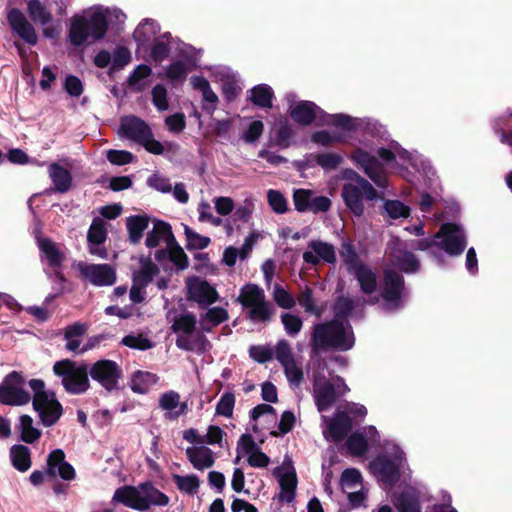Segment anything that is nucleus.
Instances as JSON below:
<instances>
[{
  "label": "nucleus",
  "instance_id": "a211bd4d",
  "mask_svg": "<svg viewBox=\"0 0 512 512\" xmlns=\"http://www.w3.org/2000/svg\"><path fill=\"white\" fill-rule=\"evenodd\" d=\"M280 485L279 500L281 502H291L294 499L297 478L291 460L286 457L282 466L275 470Z\"/></svg>",
  "mask_w": 512,
  "mask_h": 512
},
{
  "label": "nucleus",
  "instance_id": "ddd939ff",
  "mask_svg": "<svg viewBox=\"0 0 512 512\" xmlns=\"http://www.w3.org/2000/svg\"><path fill=\"white\" fill-rule=\"evenodd\" d=\"M377 152L380 158L387 163L396 161L405 169L408 168L409 164L416 171H422L424 174H428L431 170L430 165L422 158L421 155L410 153L402 149L397 143H391L389 148H379Z\"/></svg>",
  "mask_w": 512,
  "mask_h": 512
},
{
  "label": "nucleus",
  "instance_id": "13d9d810",
  "mask_svg": "<svg viewBox=\"0 0 512 512\" xmlns=\"http://www.w3.org/2000/svg\"><path fill=\"white\" fill-rule=\"evenodd\" d=\"M384 210L392 219L406 218L410 213L409 207L398 200L386 201L384 204Z\"/></svg>",
  "mask_w": 512,
  "mask_h": 512
},
{
  "label": "nucleus",
  "instance_id": "2eb2a0df",
  "mask_svg": "<svg viewBox=\"0 0 512 512\" xmlns=\"http://www.w3.org/2000/svg\"><path fill=\"white\" fill-rule=\"evenodd\" d=\"M91 377L99 382L105 389L113 390L118 385L122 371L118 364L112 360H99L90 369Z\"/></svg>",
  "mask_w": 512,
  "mask_h": 512
},
{
  "label": "nucleus",
  "instance_id": "423d86ee",
  "mask_svg": "<svg viewBox=\"0 0 512 512\" xmlns=\"http://www.w3.org/2000/svg\"><path fill=\"white\" fill-rule=\"evenodd\" d=\"M53 372L61 378V383L68 393L83 394L90 387L86 365H78L72 360L64 359L54 363Z\"/></svg>",
  "mask_w": 512,
  "mask_h": 512
},
{
  "label": "nucleus",
  "instance_id": "4468645a",
  "mask_svg": "<svg viewBox=\"0 0 512 512\" xmlns=\"http://www.w3.org/2000/svg\"><path fill=\"white\" fill-rule=\"evenodd\" d=\"M77 269L83 279L95 286H110L116 280L115 270L108 264L79 262Z\"/></svg>",
  "mask_w": 512,
  "mask_h": 512
},
{
  "label": "nucleus",
  "instance_id": "a18cd8bd",
  "mask_svg": "<svg viewBox=\"0 0 512 512\" xmlns=\"http://www.w3.org/2000/svg\"><path fill=\"white\" fill-rule=\"evenodd\" d=\"M157 32V24L150 19H145L137 26L133 35L137 42H139L140 44H146L147 42L155 38Z\"/></svg>",
  "mask_w": 512,
  "mask_h": 512
},
{
  "label": "nucleus",
  "instance_id": "4be33fe9",
  "mask_svg": "<svg viewBox=\"0 0 512 512\" xmlns=\"http://www.w3.org/2000/svg\"><path fill=\"white\" fill-rule=\"evenodd\" d=\"M152 223L153 226L151 230L147 232L145 245L150 249H167L168 247H171L175 240L171 226L168 223L158 219H153Z\"/></svg>",
  "mask_w": 512,
  "mask_h": 512
},
{
  "label": "nucleus",
  "instance_id": "6e6552de",
  "mask_svg": "<svg viewBox=\"0 0 512 512\" xmlns=\"http://www.w3.org/2000/svg\"><path fill=\"white\" fill-rule=\"evenodd\" d=\"M341 195L347 208L356 217L364 214L365 200L372 201L378 198V192L367 180H360L359 183H345Z\"/></svg>",
  "mask_w": 512,
  "mask_h": 512
},
{
  "label": "nucleus",
  "instance_id": "c9c22d12",
  "mask_svg": "<svg viewBox=\"0 0 512 512\" xmlns=\"http://www.w3.org/2000/svg\"><path fill=\"white\" fill-rule=\"evenodd\" d=\"M149 217L146 215H136L127 218L126 226L129 233V239L133 244H138L143 236V232L148 228Z\"/></svg>",
  "mask_w": 512,
  "mask_h": 512
},
{
  "label": "nucleus",
  "instance_id": "dca6fc26",
  "mask_svg": "<svg viewBox=\"0 0 512 512\" xmlns=\"http://www.w3.org/2000/svg\"><path fill=\"white\" fill-rule=\"evenodd\" d=\"M387 252L393 265L406 273L416 272L419 262L416 257L407 251L405 244L398 238H392L388 242Z\"/></svg>",
  "mask_w": 512,
  "mask_h": 512
},
{
  "label": "nucleus",
  "instance_id": "a19ab883",
  "mask_svg": "<svg viewBox=\"0 0 512 512\" xmlns=\"http://www.w3.org/2000/svg\"><path fill=\"white\" fill-rule=\"evenodd\" d=\"M359 283L361 291L366 295H371L376 291L377 278L376 274L367 266L358 267V270L353 273Z\"/></svg>",
  "mask_w": 512,
  "mask_h": 512
},
{
  "label": "nucleus",
  "instance_id": "09e8293b",
  "mask_svg": "<svg viewBox=\"0 0 512 512\" xmlns=\"http://www.w3.org/2000/svg\"><path fill=\"white\" fill-rule=\"evenodd\" d=\"M361 481V474L355 468L346 469L341 475V486L346 493L357 488H362Z\"/></svg>",
  "mask_w": 512,
  "mask_h": 512
},
{
  "label": "nucleus",
  "instance_id": "7c9ffc66",
  "mask_svg": "<svg viewBox=\"0 0 512 512\" xmlns=\"http://www.w3.org/2000/svg\"><path fill=\"white\" fill-rule=\"evenodd\" d=\"M176 346L179 349L202 354L211 348V344L202 332L194 330L185 338L176 339Z\"/></svg>",
  "mask_w": 512,
  "mask_h": 512
},
{
  "label": "nucleus",
  "instance_id": "393cba45",
  "mask_svg": "<svg viewBox=\"0 0 512 512\" xmlns=\"http://www.w3.org/2000/svg\"><path fill=\"white\" fill-rule=\"evenodd\" d=\"M8 23L11 29L29 45H35L38 37L32 24L18 9H11L7 14Z\"/></svg>",
  "mask_w": 512,
  "mask_h": 512
},
{
  "label": "nucleus",
  "instance_id": "603ef678",
  "mask_svg": "<svg viewBox=\"0 0 512 512\" xmlns=\"http://www.w3.org/2000/svg\"><path fill=\"white\" fill-rule=\"evenodd\" d=\"M173 481L180 491L187 494L196 493L199 488V480L195 475H173Z\"/></svg>",
  "mask_w": 512,
  "mask_h": 512
},
{
  "label": "nucleus",
  "instance_id": "4d7b16f0",
  "mask_svg": "<svg viewBox=\"0 0 512 512\" xmlns=\"http://www.w3.org/2000/svg\"><path fill=\"white\" fill-rule=\"evenodd\" d=\"M272 296L277 305L283 309H291L295 305L293 296L279 284L274 285Z\"/></svg>",
  "mask_w": 512,
  "mask_h": 512
},
{
  "label": "nucleus",
  "instance_id": "c756f323",
  "mask_svg": "<svg viewBox=\"0 0 512 512\" xmlns=\"http://www.w3.org/2000/svg\"><path fill=\"white\" fill-rule=\"evenodd\" d=\"M48 175L57 192L65 193L71 189V172L60 162H54L48 166Z\"/></svg>",
  "mask_w": 512,
  "mask_h": 512
},
{
  "label": "nucleus",
  "instance_id": "58836bf2",
  "mask_svg": "<svg viewBox=\"0 0 512 512\" xmlns=\"http://www.w3.org/2000/svg\"><path fill=\"white\" fill-rule=\"evenodd\" d=\"M139 265V269L134 274V282L140 286H147L159 270L151 259L147 257H141Z\"/></svg>",
  "mask_w": 512,
  "mask_h": 512
},
{
  "label": "nucleus",
  "instance_id": "6e6d98bb",
  "mask_svg": "<svg viewBox=\"0 0 512 512\" xmlns=\"http://www.w3.org/2000/svg\"><path fill=\"white\" fill-rule=\"evenodd\" d=\"M346 445L349 453L354 456L363 455L368 450L367 440L361 433L352 434L348 438Z\"/></svg>",
  "mask_w": 512,
  "mask_h": 512
},
{
  "label": "nucleus",
  "instance_id": "a878e982",
  "mask_svg": "<svg viewBox=\"0 0 512 512\" xmlns=\"http://www.w3.org/2000/svg\"><path fill=\"white\" fill-rule=\"evenodd\" d=\"M305 263L317 265L320 261L334 263L336 261V253L333 245L321 241L313 240L308 244V250L303 253Z\"/></svg>",
  "mask_w": 512,
  "mask_h": 512
},
{
  "label": "nucleus",
  "instance_id": "c85d7f7f",
  "mask_svg": "<svg viewBox=\"0 0 512 512\" xmlns=\"http://www.w3.org/2000/svg\"><path fill=\"white\" fill-rule=\"evenodd\" d=\"M150 131L147 124L137 117H125L121 120V135L130 140L139 143L145 139Z\"/></svg>",
  "mask_w": 512,
  "mask_h": 512
},
{
  "label": "nucleus",
  "instance_id": "f257e3e1",
  "mask_svg": "<svg viewBox=\"0 0 512 512\" xmlns=\"http://www.w3.org/2000/svg\"><path fill=\"white\" fill-rule=\"evenodd\" d=\"M114 15L119 21L125 15L118 10H109L100 6L91 7L71 19L69 38L72 44L80 46L102 39L108 28V18Z\"/></svg>",
  "mask_w": 512,
  "mask_h": 512
},
{
  "label": "nucleus",
  "instance_id": "864d4df0",
  "mask_svg": "<svg viewBox=\"0 0 512 512\" xmlns=\"http://www.w3.org/2000/svg\"><path fill=\"white\" fill-rule=\"evenodd\" d=\"M343 139L344 136L342 133L338 132L336 129L331 131H317L312 135V141L322 146L332 145L334 143L343 141Z\"/></svg>",
  "mask_w": 512,
  "mask_h": 512
},
{
  "label": "nucleus",
  "instance_id": "f03ea898",
  "mask_svg": "<svg viewBox=\"0 0 512 512\" xmlns=\"http://www.w3.org/2000/svg\"><path fill=\"white\" fill-rule=\"evenodd\" d=\"M112 500L134 510H147L151 506L163 507L169 502L164 493L149 483L120 487L115 491Z\"/></svg>",
  "mask_w": 512,
  "mask_h": 512
},
{
  "label": "nucleus",
  "instance_id": "b1692460",
  "mask_svg": "<svg viewBox=\"0 0 512 512\" xmlns=\"http://www.w3.org/2000/svg\"><path fill=\"white\" fill-rule=\"evenodd\" d=\"M188 297L200 305L207 306L214 303L218 293L207 281L192 278L187 281Z\"/></svg>",
  "mask_w": 512,
  "mask_h": 512
},
{
  "label": "nucleus",
  "instance_id": "9b49d317",
  "mask_svg": "<svg viewBox=\"0 0 512 512\" xmlns=\"http://www.w3.org/2000/svg\"><path fill=\"white\" fill-rule=\"evenodd\" d=\"M343 378H336V387L325 376L316 375L313 384V396L318 411L323 412L331 408L334 404L337 394L343 395L349 391Z\"/></svg>",
  "mask_w": 512,
  "mask_h": 512
},
{
  "label": "nucleus",
  "instance_id": "338daca9",
  "mask_svg": "<svg viewBox=\"0 0 512 512\" xmlns=\"http://www.w3.org/2000/svg\"><path fill=\"white\" fill-rule=\"evenodd\" d=\"M312 193L309 190L298 189L293 194L294 205L297 211L304 212L309 210Z\"/></svg>",
  "mask_w": 512,
  "mask_h": 512
},
{
  "label": "nucleus",
  "instance_id": "6ab92c4d",
  "mask_svg": "<svg viewBox=\"0 0 512 512\" xmlns=\"http://www.w3.org/2000/svg\"><path fill=\"white\" fill-rule=\"evenodd\" d=\"M382 295L388 309L398 307L405 295L402 276L390 270L386 271Z\"/></svg>",
  "mask_w": 512,
  "mask_h": 512
},
{
  "label": "nucleus",
  "instance_id": "412c9836",
  "mask_svg": "<svg viewBox=\"0 0 512 512\" xmlns=\"http://www.w3.org/2000/svg\"><path fill=\"white\" fill-rule=\"evenodd\" d=\"M287 100L290 103L289 113L291 118L301 125H309L318 115L322 113L319 107L310 101H295V95H287Z\"/></svg>",
  "mask_w": 512,
  "mask_h": 512
},
{
  "label": "nucleus",
  "instance_id": "3c124183",
  "mask_svg": "<svg viewBox=\"0 0 512 512\" xmlns=\"http://www.w3.org/2000/svg\"><path fill=\"white\" fill-rule=\"evenodd\" d=\"M152 70L147 65H139L129 77V84L136 90H143L146 87V79L151 75Z\"/></svg>",
  "mask_w": 512,
  "mask_h": 512
},
{
  "label": "nucleus",
  "instance_id": "e433bc0d",
  "mask_svg": "<svg viewBox=\"0 0 512 512\" xmlns=\"http://www.w3.org/2000/svg\"><path fill=\"white\" fill-rule=\"evenodd\" d=\"M10 459L14 468L26 472L31 467V452L24 445H14L10 449Z\"/></svg>",
  "mask_w": 512,
  "mask_h": 512
},
{
  "label": "nucleus",
  "instance_id": "7ed1b4c3",
  "mask_svg": "<svg viewBox=\"0 0 512 512\" xmlns=\"http://www.w3.org/2000/svg\"><path fill=\"white\" fill-rule=\"evenodd\" d=\"M354 345V335L348 322L339 320L328 324L316 325L313 333L315 349L333 347L342 351L349 350Z\"/></svg>",
  "mask_w": 512,
  "mask_h": 512
},
{
  "label": "nucleus",
  "instance_id": "2f4dec72",
  "mask_svg": "<svg viewBox=\"0 0 512 512\" xmlns=\"http://www.w3.org/2000/svg\"><path fill=\"white\" fill-rule=\"evenodd\" d=\"M186 455L194 468L198 470L207 469L214 463L213 452L204 444L188 447Z\"/></svg>",
  "mask_w": 512,
  "mask_h": 512
},
{
  "label": "nucleus",
  "instance_id": "ea45409f",
  "mask_svg": "<svg viewBox=\"0 0 512 512\" xmlns=\"http://www.w3.org/2000/svg\"><path fill=\"white\" fill-rule=\"evenodd\" d=\"M168 257L179 269H185L187 267V256L183 249L176 245L175 241L167 249H159L155 258L161 262L163 259Z\"/></svg>",
  "mask_w": 512,
  "mask_h": 512
},
{
  "label": "nucleus",
  "instance_id": "de8ad7c7",
  "mask_svg": "<svg viewBox=\"0 0 512 512\" xmlns=\"http://www.w3.org/2000/svg\"><path fill=\"white\" fill-rule=\"evenodd\" d=\"M273 92L272 89L265 84L255 86L251 90V101L260 107H271Z\"/></svg>",
  "mask_w": 512,
  "mask_h": 512
},
{
  "label": "nucleus",
  "instance_id": "f704fd0d",
  "mask_svg": "<svg viewBox=\"0 0 512 512\" xmlns=\"http://www.w3.org/2000/svg\"><path fill=\"white\" fill-rule=\"evenodd\" d=\"M38 246L43 258L52 267H58L65 259V250L49 239H38Z\"/></svg>",
  "mask_w": 512,
  "mask_h": 512
},
{
  "label": "nucleus",
  "instance_id": "052dcab7",
  "mask_svg": "<svg viewBox=\"0 0 512 512\" xmlns=\"http://www.w3.org/2000/svg\"><path fill=\"white\" fill-rule=\"evenodd\" d=\"M267 199L270 207L275 213L282 214L287 211V200L279 191L270 189L267 192Z\"/></svg>",
  "mask_w": 512,
  "mask_h": 512
},
{
  "label": "nucleus",
  "instance_id": "bf43d9fd",
  "mask_svg": "<svg viewBox=\"0 0 512 512\" xmlns=\"http://www.w3.org/2000/svg\"><path fill=\"white\" fill-rule=\"evenodd\" d=\"M122 344L138 350H148L153 347L152 342L142 334L127 335L122 339Z\"/></svg>",
  "mask_w": 512,
  "mask_h": 512
},
{
  "label": "nucleus",
  "instance_id": "9d476101",
  "mask_svg": "<svg viewBox=\"0 0 512 512\" xmlns=\"http://www.w3.org/2000/svg\"><path fill=\"white\" fill-rule=\"evenodd\" d=\"M25 378L17 371L9 373L0 383V402L5 405L23 406L31 395L25 390Z\"/></svg>",
  "mask_w": 512,
  "mask_h": 512
},
{
  "label": "nucleus",
  "instance_id": "49530a36",
  "mask_svg": "<svg viewBox=\"0 0 512 512\" xmlns=\"http://www.w3.org/2000/svg\"><path fill=\"white\" fill-rule=\"evenodd\" d=\"M27 11L31 19L36 23L45 25L52 20L51 13L38 0H30L27 3Z\"/></svg>",
  "mask_w": 512,
  "mask_h": 512
},
{
  "label": "nucleus",
  "instance_id": "72a5a7b5",
  "mask_svg": "<svg viewBox=\"0 0 512 512\" xmlns=\"http://www.w3.org/2000/svg\"><path fill=\"white\" fill-rule=\"evenodd\" d=\"M392 502L398 512H419L421 509L418 493L413 489L395 493Z\"/></svg>",
  "mask_w": 512,
  "mask_h": 512
},
{
  "label": "nucleus",
  "instance_id": "79ce46f5",
  "mask_svg": "<svg viewBox=\"0 0 512 512\" xmlns=\"http://www.w3.org/2000/svg\"><path fill=\"white\" fill-rule=\"evenodd\" d=\"M171 329L177 335L176 339L185 338V336L196 330V318L188 313L179 315L174 319Z\"/></svg>",
  "mask_w": 512,
  "mask_h": 512
},
{
  "label": "nucleus",
  "instance_id": "c03bdc74",
  "mask_svg": "<svg viewBox=\"0 0 512 512\" xmlns=\"http://www.w3.org/2000/svg\"><path fill=\"white\" fill-rule=\"evenodd\" d=\"M18 429L21 433V439L26 443H33L41 436V431L34 426V421L29 415L20 417Z\"/></svg>",
  "mask_w": 512,
  "mask_h": 512
},
{
  "label": "nucleus",
  "instance_id": "cd10ccee",
  "mask_svg": "<svg viewBox=\"0 0 512 512\" xmlns=\"http://www.w3.org/2000/svg\"><path fill=\"white\" fill-rule=\"evenodd\" d=\"M190 84L194 90L202 95V108L209 113H213L218 104V96L212 90L209 82L202 76H192Z\"/></svg>",
  "mask_w": 512,
  "mask_h": 512
},
{
  "label": "nucleus",
  "instance_id": "e2e57ef3",
  "mask_svg": "<svg viewBox=\"0 0 512 512\" xmlns=\"http://www.w3.org/2000/svg\"><path fill=\"white\" fill-rule=\"evenodd\" d=\"M167 89L164 85L158 84L152 90V102L159 111H166L169 108Z\"/></svg>",
  "mask_w": 512,
  "mask_h": 512
},
{
  "label": "nucleus",
  "instance_id": "5fc2aeb1",
  "mask_svg": "<svg viewBox=\"0 0 512 512\" xmlns=\"http://www.w3.org/2000/svg\"><path fill=\"white\" fill-rule=\"evenodd\" d=\"M341 257L343 259L344 264L347 267V270L350 273H354L356 272V270H358V267L364 266L360 259L358 258L357 254L355 253L352 245L348 243L343 244Z\"/></svg>",
  "mask_w": 512,
  "mask_h": 512
},
{
  "label": "nucleus",
  "instance_id": "8fccbe9b",
  "mask_svg": "<svg viewBox=\"0 0 512 512\" xmlns=\"http://www.w3.org/2000/svg\"><path fill=\"white\" fill-rule=\"evenodd\" d=\"M191 68L184 61H175L166 68V77L172 82H183Z\"/></svg>",
  "mask_w": 512,
  "mask_h": 512
},
{
  "label": "nucleus",
  "instance_id": "4c0bfd02",
  "mask_svg": "<svg viewBox=\"0 0 512 512\" xmlns=\"http://www.w3.org/2000/svg\"><path fill=\"white\" fill-rule=\"evenodd\" d=\"M158 381V377L151 372L136 371L130 382V387L133 392L138 394H144L154 386Z\"/></svg>",
  "mask_w": 512,
  "mask_h": 512
},
{
  "label": "nucleus",
  "instance_id": "f8f14e48",
  "mask_svg": "<svg viewBox=\"0 0 512 512\" xmlns=\"http://www.w3.org/2000/svg\"><path fill=\"white\" fill-rule=\"evenodd\" d=\"M273 358L283 367L285 376L290 385L298 387L304 377L301 365L296 361L289 342L285 339L279 340L273 348Z\"/></svg>",
  "mask_w": 512,
  "mask_h": 512
},
{
  "label": "nucleus",
  "instance_id": "69168bd1",
  "mask_svg": "<svg viewBox=\"0 0 512 512\" xmlns=\"http://www.w3.org/2000/svg\"><path fill=\"white\" fill-rule=\"evenodd\" d=\"M254 208L255 200L252 197H248L236 207L234 217L237 220L247 222L250 219Z\"/></svg>",
  "mask_w": 512,
  "mask_h": 512
},
{
  "label": "nucleus",
  "instance_id": "39448f33",
  "mask_svg": "<svg viewBox=\"0 0 512 512\" xmlns=\"http://www.w3.org/2000/svg\"><path fill=\"white\" fill-rule=\"evenodd\" d=\"M28 384L34 393L33 408L39 414L41 422L44 426L54 425L62 415V405L54 393L45 390L42 380L32 379Z\"/></svg>",
  "mask_w": 512,
  "mask_h": 512
},
{
  "label": "nucleus",
  "instance_id": "37998d69",
  "mask_svg": "<svg viewBox=\"0 0 512 512\" xmlns=\"http://www.w3.org/2000/svg\"><path fill=\"white\" fill-rule=\"evenodd\" d=\"M228 318V313L224 308L213 307L205 314L201 315L200 322L203 331L209 332L213 326H217Z\"/></svg>",
  "mask_w": 512,
  "mask_h": 512
},
{
  "label": "nucleus",
  "instance_id": "20e7f679",
  "mask_svg": "<svg viewBox=\"0 0 512 512\" xmlns=\"http://www.w3.org/2000/svg\"><path fill=\"white\" fill-rule=\"evenodd\" d=\"M405 464L403 451L395 444H388L385 446V453L370 463V469L379 481L393 484L399 479Z\"/></svg>",
  "mask_w": 512,
  "mask_h": 512
},
{
  "label": "nucleus",
  "instance_id": "774afa93",
  "mask_svg": "<svg viewBox=\"0 0 512 512\" xmlns=\"http://www.w3.org/2000/svg\"><path fill=\"white\" fill-rule=\"evenodd\" d=\"M264 124L260 120L253 121L248 128L243 132L242 139L246 143H253L262 135Z\"/></svg>",
  "mask_w": 512,
  "mask_h": 512
},
{
  "label": "nucleus",
  "instance_id": "0e129e2a",
  "mask_svg": "<svg viewBox=\"0 0 512 512\" xmlns=\"http://www.w3.org/2000/svg\"><path fill=\"white\" fill-rule=\"evenodd\" d=\"M235 405V397L232 393H224L216 406V413L225 417H230L233 414Z\"/></svg>",
  "mask_w": 512,
  "mask_h": 512
},
{
  "label": "nucleus",
  "instance_id": "1a4fd4ad",
  "mask_svg": "<svg viewBox=\"0 0 512 512\" xmlns=\"http://www.w3.org/2000/svg\"><path fill=\"white\" fill-rule=\"evenodd\" d=\"M238 301L248 309L249 318L254 322H266L270 319V305L266 301L263 289L254 284L245 285Z\"/></svg>",
  "mask_w": 512,
  "mask_h": 512
},
{
  "label": "nucleus",
  "instance_id": "680f3d73",
  "mask_svg": "<svg viewBox=\"0 0 512 512\" xmlns=\"http://www.w3.org/2000/svg\"><path fill=\"white\" fill-rule=\"evenodd\" d=\"M281 321L284 325L286 333L290 336L297 335L303 325L301 318L291 313H284L281 316Z\"/></svg>",
  "mask_w": 512,
  "mask_h": 512
},
{
  "label": "nucleus",
  "instance_id": "aec40b11",
  "mask_svg": "<svg viewBox=\"0 0 512 512\" xmlns=\"http://www.w3.org/2000/svg\"><path fill=\"white\" fill-rule=\"evenodd\" d=\"M323 420V434L326 439L332 441H340L344 439L352 427L351 420L345 412H342L341 407L338 408L337 413L333 419L327 416H322Z\"/></svg>",
  "mask_w": 512,
  "mask_h": 512
},
{
  "label": "nucleus",
  "instance_id": "473e14b6",
  "mask_svg": "<svg viewBox=\"0 0 512 512\" xmlns=\"http://www.w3.org/2000/svg\"><path fill=\"white\" fill-rule=\"evenodd\" d=\"M159 406L170 419H176L186 411V404L180 402V395L175 391L163 393L159 398Z\"/></svg>",
  "mask_w": 512,
  "mask_h": 512
},
{
  "label": "nucleus",
  "instance_id": "5701e85b",
  "mask_svg": "<svg viewBox=\"0 0 512 512\" xmlns=\"http://www.w3.org/2000/svg\"><path fill=\"white\" fill-rule=\"evenodd\" d=\"M46 468L51 478L59 476L65 481H71L76 476L75 469L65 460V453L61 449L50 452L47 457Z\"/></svg>",
  "mask_w": 512,
  "mask_h": 512
},
{
  "label": "nucleus",
  "instance_id": "bb28decb",
  "mask_svg": "<svg viewBox=\"0 0 512 512\" xmlns=\"http://www.w3.org/2000/svg\"><path fill=\"white\" fill-rule=\"evenodd\" d=\"M105 222L101 218H95L88 230L87 240L89 244V252L99 258L105 259L107 251L100 245L106 240Z\"/></svg>",
  "mask_w": 512,
  "mask_h": 512
},
{
  "label": "nucleus",
  "instance_id": "f3484780",
  "mask_svg": "<svg viewBox=\"0 0 512 512\" xmlns=\"http://www.w3.org/2000/svg\"><path fill=\"white\" fill-rule=\"evenodd\" d=\"M351 158L378 187L386 185V176L382 165L374 156L358 148L353 152Z\"/></svg>",
  "mask_w": 512,
  "mask_h": 512
},
{
  "label": "nucleus",
  "instance_id": "0eeeda50",
  "mask_svg": "<svg viewBox=\"0 0 512 512\" xmlns=\"http://www.w3.org/2000/svg\"><path fill=\"white\" fill-rule=\"evenodd\" d=\"M432 244L439 245L448 254L459 255L466 247L465 235L459 226L447 223L442 225L431 243L426 240H420L415 247L425 250Z\"/></svg>",
  "mask_w": 512,
  "mask_h": 512
}]
</instances>
